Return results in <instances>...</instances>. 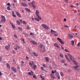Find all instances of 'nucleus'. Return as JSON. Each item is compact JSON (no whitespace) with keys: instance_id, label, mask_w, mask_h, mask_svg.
Masks as SVG:
<instances>
[{"instance_id":"4d7b16f0","label":"nucleus","mask_w":80,"mask_h":80,"mask_svg":"<svg viewBox=\"0 0 80 80\" xmlns=\"http://www.w3.org/2000/svg\"><path fill=\"white\" fill-rule=\"evenodd\" d=\"M12 16L14 17H16V15H15V14L12 15Z\"/></svg>"},{"instance_id":"79ce46f5","label":"nucleus","mask_w":80,"mask_h":80,"mask_svg":"<svg viewBox=\"0 0 80 80\" xmlns=\"http://www.w3.org/2000/svg\"><path fill=\"white\" fill-rule=\"evenodd\" d=\"M7 5L8 6H9V7H11V6L10 5V4L9 3H8L7 4Z\"/></svg>"},{"instance_id":"dca6fc26","label":"nucleus","mask_w":80,"mask_h":80,"mask_svg":"<svg viewBox=\"0 0 80 80\" xmlns=\"http://www.w3.org/2000/svg\"><path fill=\"white\" fill-rule=\"evenodd\" d=\"M65 58H66V59L68 60V61H69V62H70V60L68 58V56L67 55H65Z\"/></svg>"},{"instance_id":"603ef678","label":"nucleus","mask_w":80,"mask_h":80,"mask_svg":"<svg viewBox=\"0 0 80 80\" xmlns=\"http://www.w3.org/2000/svg\"><path fill=\"white\" fill-rule=\"evenodd\" d=\"M64 27L65 28H68V26H67V25H64Z\"/></svg>"},{"instance_id":"39448f33","label":"nucleus","mask_w":80,"mask_h":80,"mask_svg":"<svg viewBox=\"0 0 80 80\" xmlns=\"http://www.w3.org/2000/svg\"><path fill=\"white\" fill-rule=\"evenodd\" d=\"M57 39L58 40L59 42H60V43H61V44H63L65 43V42L64 41H62V39L59 37L57 38Z\"/></svg>"},{"instance_id":"c85d7f7f","label":"nucleus","mask_w":80,"mask_h":80,"mask_svg":"<svg viewBox=\"0 0 80 80\" xmlns=\"http://www.w3.org/2000/svg\"><path fill=\"white\" fill-rule=\"evenodd\" d=\"M57 77L58 79H60V76H59V74L58 73L57 74Z\"/></svg>"},{"instance_id":"5701e85b","label":"nucleus","mask_w":80,"mask_h":80,"mask_svg":"<svg viewBox=\"0 0 80 80\" xmlns=\"http://www.w3.org/2000/svg\"><path fill=\"white\" fill-rule=\"evenodd\" d=\"M11 25L12 26V28H13V29H15V26H14L12 23Z\"/></svg>"},{"instance_id":"bb28decb","label":"nucleus","mask_w":80,"mask_h":80,"mask_svg":"<svg viewBox=\"0 0 80 80\" xmlns=\"http://www.w3.org/2000/svg\"><path fill=\"white\" fill-rule=\"evenodd\" d=\"M7 9L8 10H11V9L10 8L9 6H8L7 7Z\"/></svg>"},{"instance_id":"4c0bfd02","label":"nucleus","mask_w":80,"mask_h":80,"mask_svg":"<svg viewBox=\"0 0 80 80\" xmlns=\"http://www.w3.org/2000/svg\"><path fill=\"white\" fill-rule=\"evenodd\" d=\"M30 27H29V25H28L27 29L28 30H29V29H30Z\"/></svg>"},{"instance_id":"7c9ffc66","label":"nucleus","mask_w":80,"mask_h":80,"mask_svg":"<svg viewBox=\"0 0 80 80\" xmlns=\"http://www.w3.org/2000/svg\"><path fill=\"white\" fill-rule=\"evenodd\" d=\"M72 45H74V43H75V42L74 41H71Z\"/></svg>"},{"instance_id":"69168bd1","label":"nucleus","mask_w":80,"mask_h":80,"mask_svg":"<svg viewBox=\"0 0 80 80\" xmlns=\"http://www.w3.org/2000/svg\"><path fill=\"white\" fill-rule=\"evenodd\" d=\"M32 65H35V64H34V63L33 62H32Z\"/></svg>"},{"instance_id":"a878e982","label":"nucleus","mask_w":80,"mask_h":80,"mask_svg":"<svg viewBox=\"0 0 80 80\" xmlns=\"http://www.w3.org/2000/svg\"><path fill=\"white\" fill-rule=\"evenodd\" d=\"M45 60H46V62H48V58L46 57L45 58Z\"/></svg>"},{"instance_id":"052dcab7","label":"nucleus","mask_w":80,"mask_h":80,"mask_svg":"<svg viewBox=\"0 0 80 80\" xmlns=\"http://www.w3.org/2000/svg\"><path fill=\"white\" fill-rule=\"evenodd\" d=\"M2 72L0 71V76H2Z\"/></svg>"},{"instance_id":"cd10ccee","label":"nucleus","mask_w":80,"mask_h":80,"mask_svg":"<svg viewBox=\"0 0 80 80\" xmlns=\"http://www.w3.org/2000/svg\"><path fill=\"white\" fill-rule=\"evenodd\" d=\"M61 62L62 63H65V61L64 59H62L61 60Z\"/></svg>"},{"instance_id":"5fc2aeb1","label":"nucleus","mask_w":80,"mask_h":80,"mask_svg":"<svg viewBox=\"0 0 80 80\" xmlns=\"http://www.w3.org/2000/svg\"><path fill=\"white\" fill-rule=\"evenodd\" d=\"M43 49L44 50H43V52H45V47L43 48Z\"/></svg>"},{"instance_id":"20e7f679","label":"nucleus","mask_w":80,"mask_h":80,"mask_svg":"<svg viewBox=\"0 0 80 80\" xmlns=\"http://www.w3.org/2000/svg\"><path fill=\"white\" fill-rule=\"evenodd\" d=\"M79 67V66L78 65H76L75 66H73L72 68L76 70H77V71H79L80 70V68H78Z\"/></svg>"},{"instance_id":"a18cd8bd","label":"nucleus","mask_w":80,"mask_h":80,"mask_svg":"<svg viewBox=\"0 0 80 80\" xmlns=\"http://www.w3.org/2000/svg\"><path fill=\"white\" fill-rule=\"evenodd\" d=\"M37 67V65H35L34 67H33V68L34 69V70H35V68H36Z\"/></svg>"},{"instance_id":"13d9d810","label":"nucleus","mask_w":80,"mask_h":80,"mask_svg":"<svg viewBox=\"0 0 80 80\" xmlns=\"http://www.w3.org/2000/svg\"><path fill=\"white\" fill-rule=\"evenodd\" d=\"M73 6L72 5H71L70 6V7H71V8H73Z\"/></svg>"},{"instance_id":"8fccbe9b","label":"nucleus","mask_w":80,"mask_h":80,"mask_svg":"<svg viewBox=\"0 0 80 80\" xmlns=\"http://www.w3.org/2000/svg\"><path fill=\"white\" fill-rule=\"evenodd\" d=\"M2 61V58L1 56H0V61Z\"/></svg>"},{"instance_id":"6e6d98bb","label":"nucleus","mask_w":80,"mask_h":80,"mask_svg":"<svg viewBox=\"0 0 80 80\" xmlns=\"http://www.w3.org/2000/svg\"><path fill=\"white\" fill-rule=\"evenodd\" d=\"M80 45V42H78L77 44V46H78V47L79 46V45Z\"/></svg>"},{"instance_id":"de8ad7c7","label":"nucleus","mask_w":80,"mask_h":80,"mask_svg":"<svg viewBox=\"0 0 80 80\" xmlns=\"http://www.w3.org/2000/svg\"><path fill=\"white\" fill-rule=\"evenodd\" d=\"M18 29H19V30H22V28L19 27L18 28Z\"/></svg>"},{"instance_id":"49530a36","label":"nucleus","mask_w":80,"mask_h":80,"mask_svg":"<svg viewBox=\"0 0 80 80\" xmlns=\"http://www.w3.org/2000/svg\"><path fill=\"white\" fill-rule=\"evenodd\" d=\"M52 74H54L55 73V72H54L53 70H52Z\"/></svg>"},{"instance_id":"3c124183","label":"nucleus","mask_w":80,"mask_h":80,"mask_svg":"<svg viewBox=\"0 0 80 80\" xmlns=\"http://www.w3.org/2000/svg\"><path fill=\"white\" fill-rule=\"evenodd\" d=\"M30 35H33L34 34L32 32H31L30 33Z\"/></svg>"},{"instance_id":"2f4dec72","label":"nucleus","mask_w":80,"mask_h":80,"mask_svg":"<svg viewBox=\"0 0 80 80\" xmlns=\"http://www.w3.org/2000/svg\"><path fill=\"white\" fill-rule=\"evenodd\" d=\"M59 55L60 57H61V58H63V55L62 54H60Z\"/></svg>"},{"instance_id":"6ab92c4d","label":"nucleus","mask_w":80,"mask_h":80,"mask_svg":"<svg viewBox=\"0 0 80 80\" xmlns=\"http://www.w3.org/2000/svg\"><path fill=\"white\" fill-rule=\"evenodd\" d=\"M54 36H55L56 37H57V36H58V32H57L56 31V32L54 33Z\"/></svg>"},{"instance_id":"37998d69","label":"nucleus","mask_w":80,"mask_h":80,"mask_svg":"<svg viewBox=\"0 0 80 80\" xmlns=\"http://www.w3.org/2000/svg\"><path fill=\"white\" fill-rule=\"evenodd\" d=\"M12 15L15 14V13L14 12V11H12Z\"/></svg>"},{"instance_id":"f03ea898","label":"nucleus","mask_w":80,"mask_h":80,"mask_svg":"<svg viewBox=\"0 0 80 80\" xmlns=\"http://www.w3.org/2000/svg\"><path fill=\"white\" fill-rule=\"evenodd\" d=\"M38 13H39V11L38 10H36V16H37L38 18H39V20H42V18H41L40 17L39 14H38Z\"/></svg>"},{"instance_id":"f8f14e48","label":"nucleus","mask_w":80,"mask_h":80,"mask_svg":"<svg viewBox=\"0 0 80 80\" xmlns=\"http://www.w3.org/2000/svg\"><path fill=\"white\" fill-rule=\"evenodd\" d=\"M73 36L72 34H69L68 35L69 38L70 39H72V38H73Z\"/></svg>"},{"instance_id":"c03bdc74","label":"nucleus","mask_w":80,"mask_h":80,"mask_svg":"<svg viewBox=\"0 0 80 80\" xmlns=\"http://www.w3.org/2000/svg\"><path fill=\"white\" fill-rule=\"evenodd\" d=\"M13 63H14V64H16V62H15V60H13Z\"/></svg>"},{"instance_id":"473e14b6","label":"nucleus","mask_w":80,"mask_h":80,"mask_svg":"<svg viewBox=\"0 0 80 80\" xmlns=\"http://www.w3.org/2000/svg\"><path fill=\"white\" fill-rule=\"evenodd\" d=\"M41 78L42 79V80H45V79L42 76L40 75Z\"/></svg>"},{"instance_id":"4be33fe9","label":"nucleus","mask_w":80,"mask_h":80,"mask_svg":"<svg viewBox=\"0 0 80 80\" xmlns=\"http://www.w3.org/2000/svg\"><path fill=\"white\" fill-rule=\"evenodd\" d=\"M34 19L36 21H37V22H40V19L38 18H35Z\"/></svg>"},{"instance_id":"412c9836","label":"nucleus","mask_w":80,"mask_h":80,"mask_svg":"<svg viewBox=\"0 0 80 80\" xmlns=\"http://www.w3.org/2000/svg\"><path fill=\"white\" fill-rule=\"evenodd\" d=\"M56 31L53 30L52 29H51V32L52 33H54L55 32H56Z\"/></svg>"},{"instance_id":"c9c22d12","label":"nucleus","mask_w":80,"mask_h":80,"mask_svg":"<svg viewBox=\"0 0 80 80\" xmlns=\"http://www.w3.org/2000/svg\"><path fill=\"white\" fill-rule=\"evenodd\" d=\"M41 69L42 70H43V71H45V69H44V68L43 67H41Z\"/></svg>"},{"instance_id":"e2e57ef3","label":"nucleus","mask_w":80,"mask_h":80,"mask_svg":"<svg viewBox=\"0 0 80 80\" xmlns=\"http://www.w3.org/2000/svg\"><path fill=\"white\" fill-rule=\"evenodd\" d=\"M76 5H77V6H79V4L78 3H77L76 4Z\"/></svg>"},{"instance_id":"f704fd0d","label":"nucleus","mask_w":80,"mask_h":80,"mask_svg":"<svg viewBox=\"0 0 80 80\" xmlns=\"http://www.w3.org/2000/svg\"><path fill=\"white\" fill-rule=\"evenodd\" d=\"M16 23H17V25H19L20 24V22H19V21H17Z\"/></svg>"},{"instance_id":"b1692460","label":"nucleus","mask_w":80,"mask_h":80,"mask_svg":"<svg viewBox=\"0 0 80 80\" xmlns=\"http://www.w3.org/2000/svg\"><path fill=\"white\" fill-rule=\"evenodd\" d=\"M26 10L27 12H30V10L29 9L26 8Z\"/></svg>"},{"instance_id":"f257e3e1","label":"nucleus","mask_w":80,"mask_h":80,"mask_svg":"<svg viewBox=\"0 0 80 80\" xmlns=\"http://www.w3.org/2000/svg\"><path fill=\"white\" fill-rule=\"evenodd\" d=\"M67 54L68 55V56H69V57L70 60H72V62H73V63L74 64V65H78V62L75 61L74 58H73V56H72V55L71 54L69 53H68Z\"/></svg>"},{"instance_id":"bf43d9fd","label":"nucleus","mask_w":80,"mask_h":80,"mask_svg":"<svg viewBox=\"0 0 80 80\" xmlns=\"http://www.w3.org/2000/svg\"><path fill=\"white\" fill-rule=\"evenodd\" d=\"M26 59L28 60V57L27 56H26Z\"/></svg>"},{"instance_id":"864d4df0","label":"nucleus","mask_w":80,"mask_h":80,"mask_svg":"<svg viewBox=\"0 0 80 80\" xmlns=\"http://www.w3.org/2000/svg\"><path fill=\"white\" fill-rule=\"evenodd\" d=\"M29 65H30V66H32V63H31V62H29Z\"/></svg>"},{"instance_id":"f3484780","label":"nucleus","mask_w":80,"mask_h":80,"mask_svg":"<svg viewBox=\"0 0 80 80\" xmlns=\"http://www.w3.org/2000/svg\"><path fill=\"white\" fill-rule=\"evenodd\" d=\"M11 69L12 70H13V71L15 72H17V70L14 67H12Z\"/></svg>"},{"instance_id":"1a4fd4ad","label":"nucleus","mask_w":80,"mask_h":80,"mask_svg":"<svg viewBox=\"0 0 80 80\" xmlns=\"http://www.w3.org/2000/svg\"><path fill=\"white\" fill-rule=\"evenodd\" d=\"M21 5H22L23 7H28V5L25 3L22 2Z\"/></svg>"},{"instance_id":"a211bd4d","label":"nucleus","mask_w":80,"mask_h":80,"mask_svg":"<svg viewBox=\"0 0 80 80\" xmlns=\"http://www.w3.org/2000/svg\"><path fill=\"white\" fill-rule=\"evenodd\" d=\"M5 48L7 50H10V48L8 46H5Z\"/></svg>"},{"instance_id":"423d86ee","label":"nucleus","mask_w":80,"mask_h":80,"mask_svg":"<svg viewBox=\"0 0 80 80\" xmlns=\"http://www.w3.org/2000/svg\"><path fill=\"white\" fill-rule=\"evenodd\" d=\"M32 7L33 8H34V9L36 8V5H35V2L34 1H33L32 3Z\"/></svg>"},{"instance_id":"9d476101","label":"nucleus","mask_w":80,"mask_h":80,"mask_svg":"<svg viewBox=\"0 0 80 80\" xmlns=\"http://www.w3.org/2000/svg\"><path fill=\"white\" fill-rule=\"evenodd\" d=\"M28 74L29 75H31V76H33V71H31V72H28Z\"/></svg>"},{"instance_id":"680f3d73","label":"nucleus","mask_w":80,"mask_h":80,"mask_svg":"<svg viewBox=\"0 0 80 80\" xmlns=\"http://www.w3.org/2000/svg\"><path fill=\"white\" fill-rule=\"evenodd\" d=\"M43 67H46V66H45V64H43L42 65Z\"/></svg>"},{"instance_id":"aec40b11","label":"nucleus","mask_w":80,"mask_h":80,"mask_svg":"<svg viewBox=\"0 0 80 80\" xmlns=\"http://www.w3.org/2000/svg\"><path fill=\"white\" fill-rule=\"evenodd\" d=\"M50 75H51V78H52L54 79V78H55V77L54 76H53V74H51Z\"/></svg>"},{"instance_id":"0eeeda50","label":"nucleus","mask_w":80,"mask_h":80,"mask_svg":"<svg viewBox=\"0 0 80 80\" xmlns=\"http://www.w3.org/2000/svg\"><path fill=\"white\" fill-rule=\"evenodd\" d=\"M14 49L16 50H17L18 49H20V47L18 45H16L14 47Z\"/></svg>"},{"instance_id":"0e129e2a","label":"nucleus","mask_w":80,"mask_h":80,"mask_svg":"<svg viewBox=\"0 0 80 80\" xmlns=\"http://www.w3.org/2000/svg\"><path fill=\"white\" fill-rule=\"evenodd\" d=\"M21 63H23V64L24 63V62L23 61H21Z\"/></svg>"},{"instance_id":"ea45409f","label":"nucleus","mask_w":80,"mask_h":80,"mask_svg":"<svg viewBox=\"0 0 80 80\" xmlns=\"http://www.w3.org/2000/svg\"><path fill=\"white\" fill-rule=\"evenodd\" d=\"M22 23H23V24H27V22H25V21H23L22 22Z\"/></svg>"},{"instance_id":"58836bf2","label":"nucleus","mask_w":80,"mask_h":80,"mask_svg":"<svg viewBox=\"0 0 80 80\" xmlns=\"http://www.w3.org/2000/svg\"><path fill=\"white\" fill-rule=\"evenodd\" d=\"M14 37L15 38H18V37H17V35L14 34Z\"/></svg>"},{"instance_id":"c756f323","label":"nucleus","mask_w":80,"mask_h":80,"mask_svg":"<svg viewBox=\"0 0 80 80\" xmlns=\"http://www.w3.org/2000/svg\"><path fill=\"white\" fill-rule=\"evenodd\" d=\"M60 74L61 76H62V77H63V75H64L63 73L62 72H60Z\"/></svg>"},{"instance_id":"72a5a7b5","label":"nucleus","mask_w":80,"mask_h":80,"mask_svg":"<svg viewBox=\"0 0 80 80\" xmlns=\"http://www.w3.org/2000/svg\"><path fill=\"white\" fill-rule=\"evenodd\" d=\"M33 75V78H34L37 79V78L36 77V75Z\"/></svg>"},{"instance_id":"a19ab883","label":"nucleus","mask_w":80,"mask_h":80,"mask_svg":"<svg viewBox=\"0 0 80 80\" xmlns=\"http://www.w3.org/2000/svg\"><path fill=\"white\" fill-rule=\"evenodd\" d=\"M39 47H40V48H42L43 47V45L42 44L40 45Z\"/></svg>"},{"instance_id":"6e6552de","label":"nucleus","mask_w":80,"mask_h":80,"mask_svg":"<svg viewBox=\"0 0 80 80\" xmlns=\"http://www.w3.org/2000/svg\"><path fill=\"white\" fill-rule=\"evenodd\" d=\"M42 26L45 29H46L47 30H48L49 29V28H48V27L45 24H42Z\"/></svg>"},{"instance_id":"2eb2a0df","label":"nucleus","mask_w":80,"mask_h":80,"mask_svg":"<svg viewBox=\"0 0 80 80\" xmlns=\"http://www.w3.org/2000/svg\"><path fill=\"white\" fill-rule=\"evenodd\" d=\"M32 54H33V55L34 56H35V57H38V54L36 53L35 52H33L32 53Z\"/></svg>"},{"instance_id":"ddd939ff","label":"nucleus","mask_w":80,"mask_h":80,"mask_svg":"<svg viewBox=\"0 0 80 80\" xmlns=\"http://www.w3.org/2000/svg\"><path fill=\"white\" fill-rule=\"evenodd\" d=\"M16 14H17V15L19 17V18H21L22 17V16L20 15V13H19L18 12H16Z\"/></svg>"},{"instance_id":"393cba45","label":"nucleus","mask_w":80,"mask_h":80,"mask_svg":"<svg viewBox=\"0 0 80 80\" xmlns=\"http://www.w3.org/2000/svg\"><path fill=\"white\" fill-rule=\"evenodd\" d=\"M7 66L8 68H10V65H9V64L8 63H7Z\"/></svg>"},{"instance_id":"e433bc0d","label":"nucleus","mask_w":80,"mask_h":80,"mask_svg":"<svg viewBox=\"0 0 80 80\" xmlns=\"http://www.w3.org/2000/svg\"><path fill=\"white\" fill-rule=\"evenodd\" d=\"M22 41L23 42V43H25V40H24V39H22Z\"/></svg>"},{"instance_id":"774afa93","label":"nucleus","mask_w":80,"mask_h":80,"mask_svg":"<svg viewBox=\"0 0 80 80\" xmlns=\"http://www.w3.org/2000/svg\"><path fill=\"white\" fill-rule=\"evenodd\" d=\"M18 69H20V67L19 66H18L17 67Z\"/></svg>"},{"instance_id":"4468645a","label":"nucleus","mask_w":80,"mask_h":80,"mask_svg":"<svg viewBox=\"0 0 80 80\" xmlns=\"http://www.w3.org/2000/svg\"><path fill=\"white\" fill-rule=\"evenodd\" d=\"M54 46H55V47H57V48H60V46H59L58 44L57 43H54Z\"/></svg>"},{"instance_id":"9b49d317","label":"nucleus","mask_w":80,"mask_h":80,"mask_svg":"<svg viewBox=\"0 0 80 80\" xmlns=\"http://www.w3.org/2000/svg\"><path fill=\"white\" fill-rule=\"evenodd\" d=\"M30 42L32 43L33 45H37V43L36 42L34 41H31Z\"/></svg>"},{"instance_id":"09e8293b","label":"nucleus","mask_w":80,"mask_h":80,"mask_svg":"<svg viewBox=\"0 0 80 80\" xmlns=\"http://www.w3.org/2000/svg\"><path fill=\"white\" fill-rule=\"evenodd\" d=\"M65 52H68V50L66 49H65Z\"/></svg>"},{"instance_id":"338daca9","label":"nucleus","mask_w":80,"mask_h":80,"mask_svg":"<svg viewBox=\"0 0 80 80\" xmlns=\"http://www.w3.org/2000/svg\"><path fill=\"white\" fill-rule=\"evenodd\" d=\"M12 52L13 53H15V51H12Z\"/></svg>"},{"instance_id":"7ed1b4c3","label":"nucleus","mask_w":80,"mask_h":80,"mask_svg":"<svg viewBox=\"0 0 80 80\" xmlns=\"http://www.w3.org/2000/svg\"><path fill=\"white\" fill-rule=\"evenodd\" d=\"M1 18L2 19L1 20V22L4 23V22H6V19H5V16L2 15L1 16Z\"/></svg>"}]
</instances>
